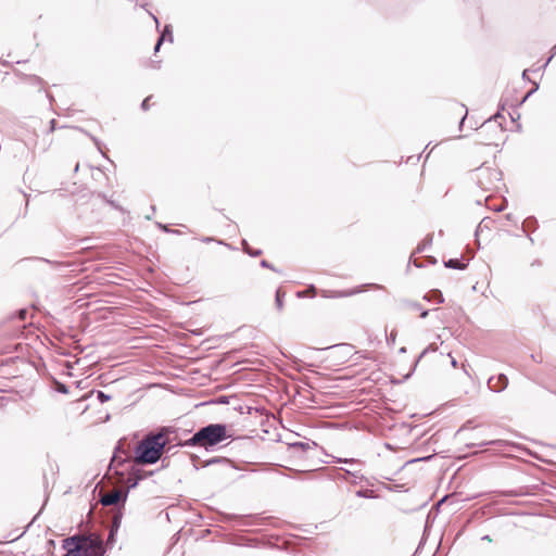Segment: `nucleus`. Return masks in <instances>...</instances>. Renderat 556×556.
Segmentation results:
<instances>
[{
	"label": "nucleus",
	"instance_id": "obj_1",
	"mask_svg": "<svg viewBox=\"0 0 556 556\" xmlns=\"http://www.w3.org/2000/svg\"><path fill=\"white\" fill-rule=\"evenodd\" d=\"M168 429L163 427L156 432H149L135 447L134 460L137 465H153L157 463L168 444Z\"/></svg>",
	"mask_w": 556,
	"mask_h": 556
},
{
	"label": "nucleus",
	"instance_id": "obj_2",
	"mask_svg": "<svg viewBox=\"0 0 556 556\" xmlns=\"http://www.w3.org/2000/svg\"><path fill=\"white\" fill-rule=\"evenodd\" d=\"M229 438L226 424H208L199 428L189 439L180 441L177 445L181 447H203L205 451H212Z\"/></svg>",
	"mask_w": 556,
	"mask_h": 556
},
{
	"label": "nucleus",
	"instance_id": "obj_3",
	"mask_svg": "<svg viewBox=\"0 0 556 556\" xmlns=\"http://www.w3.org/2000/svg\"><path fill=\"white\" fill-rule=\"evenodd\" d=\"M77 541H74L81 547V552L88 556H105L106 548L102 536L96 532H87L83 534H76Z\"/></svg>",
	"mask_w": 556,
	"mask_h": 556
},
{
	"label": "nucleus",
	"instance_id": "obj_4",
	"mask_svg": "<svg viewBox=\"0 0 556 556\" xmlns=\"http://www.w3.org/2000/svg\"><path fill=\"white\" fill-rule=\"evenodd\" d=\"M127 497L128 490H115L101 496L100 502L103 506H114L112 510L113 515L116 509H121V511H123Z\"/></svg>",
	"mask_w": 556,
	"mask_h": 556
},
{
	"label": "nucleus",
	"instance_id": "obj_5",
	"mask_svg": "<svg viewBox=\"0 0 556 556\" xmlns=\"http://www.w3.org/2000/svg\"><path fill=\"white\" fill-rule=\"evenodd\" d=\"M123 519V511L121 509H116V511L111 516V525L109 528V535L106 541L104 542L105 548H112L116 543V535L121 528Z\"/></svg>",
	"mask_w": 556,
	"mask_h": 556
},
{
	"label": "nucleus",
	"instance_id": "obj_6",
	"mask_svg": "<svg viewBox=\"0 0 556 556\" xmlns=\"http://www.w3.org/2000/svg\"><path fill=\"white\" fill-rule=\"evenodd\" d=\"M151 475H152V471L147 473V472L142 471L141 469L132 466L131 470L129 471V476L126 480L127 486L125 490H128V492H129L131 489H135L141 480L146 479L147 477H149Z\"/></svg>",
	"mask_w": 556,
	"mask_h": 556
},
{
	"label": "nucleus",
	"instance_id": "obj_7",
	"mask_svg": "<svg viewBox=\"0 0 556 556\" xmlns=\"http://www.w3.org/2000/svg\"><path fill=\"white\" fill-rule=\"evenodd\" d=\"M508 386V378L505 374L492 376L488 379V387L494 392H502Z\"/></svg>",
	"mask_w": 556,
	"mask_h": 556
},
{
	"label": "nucleus",
	"instance_id": "obj_8",
	"mask_svg": "<svg viewBox=\"0 0 556 556\" xmlns=\"http://www.w3.org/2000/svg\"><path fill=\"white\" fill-rule=\"evenodd\" d=\"M124 442H125V440L118 441V443L114 450V454H113L111 464L117 463V464L122 465L130 459L129 453L124 448Z\"/></svg>",
	"mask_w": 556,
	"mask_h": 556
},
{
	"label": "nucleus",
	"instance_id": "obj_9",
	"mask_svg": "<svg viewBox=\"0 0 556 556\" xmlns=\"http://www.w3.org/2000/svg\"><path fill=\"white\" fill-rule=\"evenodd\" d=\"M437 350H438V346H437L435 344H430V345H428V346H427V348L421 352V354L417 357V359L413 363L410 370H409V371L404 376V379L406 380V379H408V378L412 376V374L415 371V369H416V367H417L418 363L420 362V359H421V358H422L427 353H429V352H435Z\"/></svg>",
	"mask_w": 556,
	"mask_h": 556
},
{
	"label": "nucleus",
	"instance_id": "obj_10",
	"mask_svg": "<svg viewBox=\"0 0 556 556\" xmlns=\"http://www.w3.org/2000/svg\"><path fill=\"white\" fill-rule=\"evenodd\" d=\"M494 176L496 179H498L500 173L496 170H492L490 168H480L478 174V184L482 189H486L488 187L482 181V178Z\"/></svg>",
	"mask_w": 556,
	"mask_h": 556
},
{
	"label": "nucleus",
	"instance_id": "obj_11",
	"mask_svg": "<svg viewBox=\"0 0 556 556\" xmlns=\"http://www.w3.org/2000/svg\"><path fill=\"white\" fill-rule=\"evenodd\" d=\"M363 291V288L362 287H357V288H354V289H351V290H344V291H336L333 292L331 295H329L330 298H346V296H352V295H355L357 293H361ZM324 296H328L326 294V291H324Z\"/></svg>",
	"mask_w": 556,
	"mask_h": 556
},
{
	"label": "nucleus",
	"instance_id": "obj_12",
	"mask_svg": "<svg viewBox=\"0 0 556 556\" xmlns=\"http://www.w3.org/2000/svg\"><path fill=\"white\" fill-rule=\"evenodd\" d=\"M168 36V39L169 41L172 42L173 41V34H172V29H170V26L169 25H166L164 30L161 33L156 43H155V47H154V52H159L161 46L163 45L164 40H165V37Z\"/></svg>",
	"mask_w": 556,
	"mask_h": 556
},
{
	"label": "nucleus",
	"instance_id": "obj_13",
	"mask_svg": "<svg viewBox=\"0 0 556 556\" xmlns=\"http://www.w3.org/2000/svg\"><path fill=\"white\" fill-rule=\"evenodd\" d=\"M444 266L452 269H465L467 267V263L463 262L459 258H448L444 262Z\"/></svg>",
	"mask_w": 556,
	"mask_h": 556
},
{
	"label": "nucleus",
	"instance_id": "obj_14",
	"mask_svg": "<svg viewBox=\"0 0 556 556\" xmlns=\"http://www.w3.org/2000/svg\"><path fill=\"white\" fill-rule=\"evenodd\" d=\"M424 299L427 300V301H435L437 303H443L444 302L443 294L438 289H434V290H431L430 292H428L424 296Z\"/></svg>",
	"mask_w": 556,
	"mask_h": 556
},
{
	"label": "nucleus",
	"instance_id": "obj_15",
	"mask_svg": "<svg viewBox=\"0 0 556 556\" xmlns=\"http://www.w3.org/2000/svg\"><path fill=\"white\" fill-rule=\"evenodd\" d=\"M538 227V219L534 216L527 217L522 223V230L523 231H534Z\"/></svg>",
	"mask_w": 556,
	"mask_h": 556
},
{
	"label": "nucleus",
	"instance_id": "obj_16",
	"mask_svg": "<svg viewBox=\"0 0 556 556\" xmlns=\"http://www.w3.org/2000/svg\"><path fill=\"white\" fill-rule=\"evenodd\" d=\"M241 244H242V249H243L244 253L249 254L250 256L255 257V256H258V255L262 254V250H260V249H252L249 245V243H248V241L245 239H243L241 241Z\"/></svg>",
	"mask_w": 556,
	"mask_h": 556
},
{
	"label": "nucleus",
	"instance_id": "obj_17",
	"mask_svg": "<svg viewBox=\"0 0 556 556\" xmlns=\"http://www.w3.org/2000/svg\"><path fill=\"white\" fill-rule=\"evenodd\" d=\"M317 294V289L314 285H311L307 289L303 291H299L296 293L298 298L311 296L314 298Z\"/></svg>",
	"mask_w": 556,
	"mask_h": 556
},
{
	"label": "nucleus",
	"instance_id": "obj_18",
	"mask_svg": "<svg viewBox=\"0 0 556 556\" xmlns=\"http://www.w3.org/2000/svg\"><path fill=\"white\" fill-rule=\"evenodd\" d=\"M28 260H29V258H25L24 261H28ZM33 260H35V261H40V262H43V263H47V264H49V265L53 266L54 268H61V267H63V266H64V264H63V263H61V262H58V261H50V260H48V258H43V257H34Z\"/></svg>",
	"mask_w": 556,
	"mask_h": 556
},
{
	"label": "nucleus",
	"instance_id": "obj_19",
	"mask_svg": "<svg viewBox=\"0 0 556 556\" xmlns=\"http://www.w3.org/2000/svg\"><path fill=\"white\" fill-rule=\"evenodd\" d=\"M275 303L277 308L281 311L283 307V293H281L280 289L276 291Z\"/></svg>",
	"mask_w": 556,
	"mask_h": 556
},
{
	"label": "nucleus",
	"instance_id": "obj_20",
	"mask_svg": "<svg viewBox=\"0 0 556 556\" xmlns=\"http://www.w3.org/2000/svg\"><path fill=\"white\" fill-rule=\"evenodd\" d=\"M355 494L357 497H364V498H374L375 497L374 491H371V490H358V491H356Z\"/></svg>",
	"mask_w": 556,
	"mask_h": 556
},
{
	"label": "nucleus",
	"instance_id": "obj_21",
	"mask_svg": "<svg viewBox=\"0 0 556 556\" xmlns=\"http://www.w3.org/2000/svg\"><path fill=\"white\" fill-rule=\"evenodd\" d=\"M504 116L502 115V113L498 111L496 114H494L492 117H490L488 121H485L481 127H488L492 122H497L498 119H503Z\"/></svg>",
	"mask_w": 556,
	"mask_h": 556
},
{
	"label": "nucleus",
	"instance_id": "obj_22",
	"mask_svg": "<svg viewBox=\"0 0 556 556\" xmlns=\"http://www.w3.org/2000/svg\"><path fill=\"white\" fill-rule=\"evenodd\" d=\"M97 399L100 403H105L111 400V395L104 393L103 391H97Z\"/></svg>",
	"mask_w": 556,
	"mask_h": 556
},
{
	"label": "nucleus",
	"instance_id": "obj_23",
	"mask_svg": "<svg viewBox=\"0 0 556 556\" xmlns=\"http://www.w3.org/2000/svg\"><path fill=\"white\" fill-rule=\"evenodd\" d=\"M406 306L410 308L412 311H421V304L414 301H407L405 302Z\"/></svg>",
	"mask_w": 556,
	"mask_h": 556
},
{
	"label": "nucleus",
	"instance_id": "obj_24",
	"mask_svg": "<svg viewBox=\"0 0 556 556\" xmlns=\"http://www.w3.org/2000/svg\"><path fill=\"white\" fill-rule=\"evenodd\" d=\"M539 89V84L533 83V88L523 97V99L520 101V104L526 102L529 97H531L536 90Z\"/></svg>",
	"mask_w": 556,
	"mask_h": 556
},
{
	"label": "nucleus",
	"instance_id": "obj_25",
	"mask_svg": "<svg viewBox=\"0 0 556 556\" xmlns=\"http://www.w3.org/2000/svg\"><path fill=\"white\" fill-rule=\"evenodd\" d=\"M432 238H433V235H428L425 238L422 245L418 247V251H422L427 245H430L432 243Z\"/></svg>",
	"mask_w": 556,
	"mask_h": 556
},
{
	"label": "nucleus",
	"instance_id": "obj_26",
	"mask_svg": "<svg viewBox=\"0 0 556 556\" xmlns=\"http://www.w3.org/2000/svg\"><path fill=\"white\" fill-rule=\"evenodd\" d=\"M338 463L353 465V464H361L362 462L358 459H355V458H338Z\"/></svg>",
	"mask_w": 556,
	"mask_h": 556
},
{
	"label": "nucleus",
	"instance_id": "obj_27",
	"mask_svg": "<svg viewBox=\"0 0 556 556\" xmlns=\"http://www.w3.org/2000/svg\"><path fill=\"white\" fill-rule=\"evenodd\" d=\"M260 265H261L263 268H268V269H271V270L277 271V273L279 271L278 269H276V268L274 267V265H273V264H270V263H269L268 261H266V260H262V261H261V263H260Z\"/></svg>",
	"mask_w": 556,
	"mask_h": 556
},
{
	"label": "nucleus",
	"instance_id": "obj_28",
	"mask_svg": "<svg viewBox=\"0 0 556 556\" xmlns=\"http://www.w3.org/2000/svg\"><path fill=\"white\" fill-rule=\"evenodd\" d=\"M28 311L26 308L18 309L16 316L21 320H25L27 318Z\"/></svg>",
	"mask_w": 556,
	"mask_h": 556
},
{
	"label": "nucleus",
	"instance_id": "obj_29",
	"mask_svg": "<svg viewBox=\"0 0 556 556\" xmlns=\"http://www.w3.org/2000/svg\"><path fill=\"white\" fill-rule=\"evenodd\" d=\"M106 203H108L111 207H113L114 210H117V211H121V212H123V211H124V210H123V207H122L118 203H116L114 200H112V199L106 200Z\"/></svg>",
	"mask_w": 556,
	"mask_h": 556
},
{
	"label": "nucleus",
	"instance_id": "obj_30",
	"mask_svg": "<svg viewBox=\"0 0 556 556\" xmlns=\"http://www.w3.org/2000/svg\"><path fill=\"white\" fill-rule=\"evenodd\" d=\"M56 391L62 393V394H67L68 393V388L64 383L59 382L58 386H56Z\"/></svg>",
	"mask_w": 556,
	"mask_h": 556
},
{
	"label": "nucleus",
	"instance_id": "obj_31",
	"mask_svg": "<svg viewBox=\"0 0 556 556\" xmlns=\"http://www.w3.org/2000/svg\"><path fill=\"white\" fill-rule=\"evenodd\" d=\"M293 447H299V448H302V450H306V448H309V444L306 443V442H295L292 444Z\"/></svg>",
	"mask_w": 556,
	"mask_h": 556
},
{
	"label": "nucleus",
	"instance_id": "obj_32",
	"mask_svg": "<svg viewBox=\"0 0 556 556\" xmlns=\"http://www.w3.org/2000/svg\"><path fill=\"white\" fill-rule=\"evenodd\" d=\"M150 99H151V96L147 97V98L142 101V103H141V109H142L143 111H147V110L149 109V101H150Z\"/></svg>",
	"mask_w": 556,
	"mask_h": 556
},
{
	"label": "nucleus",
	"instance_id": "obj_33",
	"mask_svg": "<svg viewBox=\"0 0 556 556\" xmlns=\"http://www.w3.org/2000/svg\"><path fill=\"white\" fill-rule=\"evenodd\" d=\"M220 460H222V458H219V457H214V458L208 459V460L205 463V465H204V466L206 467V466H210V465H212V464H216V463H218V462H220Z\"/></svg>",
	"mask_w": 556,
	"mask_h": 556
},
{
	"label": "nucleus",
	"instance_id": "obj_34",
	"mask_svg": "<svg viewBox=\"0 0 556 556\" xmlns=\"http://www.w3.org/2000/svg\"><path fill=\"white\" fill-rule=\"evenodd\" d=\"M94 194H96L99 199H101V200H103V201H105V202H106V200H110V198H108V197H106V194H105V193H103V192H97V193H94Z\"/></svg>",
	"mask_w": 556,
	"mask_h": 556
},
{
	"label": "nucleus",
	"instance_id": "obj_35",
	"mask_svg": "<svg viewBox=\"0 0 556 556\" xmlns=\"http://www.w3.org/2000/svg\"><path fill=\"white\" fill-rule=\"evenodd\" d=\"M496 443H497V441L493 440V441L482 442V443L478 444V446L493 445Z\"/></svg>",
	"mask_w": 556,
	"mask_h": 556
},
{
	"label": "nucleus",
	"instance_id": "obj_36",
	"mask_svg": "<svg viewBox=\"0 0 556 556\" xmlns=\"http://www.w3.org/2000/svg\"><path fill=\"white\" fill-rule=\"evenodd\" d=\"M448 356L451 357V365L456 368L458 363L457 361L451 355V353H448Z\"/></svg>",
	"mask_w": 556,
	"mask_h": 556
},
{
	"label": "nucleus",
	"instance_id": "obj_37",
	"mask_svg": "<svg viewBox=\"0 0 556 556\" xmlns=\"http://www.w3.org/2000/svg\"><path fill=\"white\" fill-rule=\"evenodd\" d=\"M429 315V309H422L420 311V317L426 318Z\"/></svg>",
	"mask_w": 556,
	"mask_h": 556
},
{
	"label": "nucleus",
	"instance_id": "obj_38",
	"mask_svg": "<svg viewBox=\"0 0 556 556\" xmlns=\"http://www.w3.org/2000/svg\"><path fill=\"white\" fill-rule=\"evenodd\" d=\"M345 472H346L348 475H352V476H354L355 478L361 477L358 471H350V470H346V469H345Z\"/></svg>",
	"mask_w": 556,
	"mask_h": 556
},
{
	"label": "nucleus",
	"instance_id": "obj_39",
	"mask_svg": "<svg viewBox=\"0 0 556 556\" xmlns=\"http://www.w3.org/2000/svg\"><path fill=\"white\" fill-rule=\"evenodd\" d=\"M555 53H556V45L553 47V54L547 59V61H546L544 66H546L551 62V60H552V58L554 56Z\"/></svg>",
	"mask_w": 556,
	"mask_h": 556
},
{
	"label": "nucleus",
	"instance_id": "obj_40",
	"mask_svg": "<svg viewBox=\"0 0 556 556\" xmlns=\"http://www.w3.org/2000/svg\"><path fill=\"white\" fill-rule=\"evenodd\" d=\"M55 125H56L55 119H51V121H50V131H54V129H55Z\"/></svg>",
	"mask_w": 556,
	"mask_h": 556
},
{
	"label": "nucleus",
	"instance_id": "obj_41",
	"mask_svg": "<svg viewBox=\"0 0 556 556\" xmlns=\"http://www.w3.org/2000/svg\"><path fill=\"white\" fill-rule=\"evenodd\" d=\"M466 117H467V113L462 117L460 122H459V129L462 130L463 129V126H464V123L466 121Z\"/></svg>",
	"mask_w": 556,
	"mask_h": 556
},
{
	"label": "nucleus",
	"instance_id": "obj_42",
	"mask_svg": "<svg viewBox=\"0 0 556 556\" xmlns=\"http://www.w3.org/2000/svg\"><path fill=\"white\" fill-rule=\"evenodd\" d=\"M149 14L153 18V21L155 22L156 26H159L160 25L159 18L153 13H151V12Z\"/></svg>",
	"mask_w": 556,
	"mask_h": 556
},
{
	"label": "nucleus",
	"instance_id": "obj_43",
	"mask_svg": "<svg viewBox=\"0 0 556 556\" xmlns=\"http://www.w3.org/2000/svg\"><path fill=\"white\" fill-rule=\"evenodd\" d=\"M160 66H161V61L152 62V67L153 68H160Z\"/></svg>",
	"mask_w": 556,
	"mask_h": 556
},
{
	"label": "nucleus",
	"instance_id": "obj_44",
	"mask_svg": "<svg viewBox=\"0 0 556 556\" xmlns=\"http://www.w3.org/2000/svg\"><path fill=\"white\" fill-rule=\"evenodd\" d=\"M202 241H203V242H206V243H207V242H212V241H214V238H212V237H205V238H203V239H202Z\"/></svg>",
	"mask_w": 556,
	"mask_h": 556
},
{
	"label": "nucleus",
	"instance_id": "obj_45",
	"mask_svg": "<svg viewBox=\"0 0 556 556\" xmlns=\"http://www.w3.org/2000/svg\"><path fill=\"white\" fill-rule=\"evenodd\" d=\"M522 78H523V79H529V78H528V70H525V71L522 72Z\"/></svg>",
	"mask_w": 556,
	"mask_h": 556
},
{
	"label": "nucleus",
	"instance_id": "obj_46",
	"mask_svg": "<svg viewBox=\"0 0 556 556\" xmlns=\"http://www.w3.org/2000/svg\"><path fill=\"white\" fill-rule=\"evenodd\" d=\"M482 540H483V541H488V542H491V541H492V539H491V538H490V535H488V534H486V535H484V536H482Z\"/></svg>",
	"mask_w": 556,
	"mask_h": 556
},
{
	"label": "nucleus",
	"instance_id": "obj_47",
	"mask_svg": "<svg viewBox=\"0 0 556 556\" xmlns=\"http://www.w3.org/2000/svg\"><path fill=\"white\" fill-rule=\"evenodd\" d=\"M159 226H160L164 231H169V229H168V227H167V226H165V225H161V224H160Z\"/></svg>",
	"mask_w": 556,
	"mask_h": 556
},
{
	"label": "nucleus",
	"instance_id": "obj_48",
	"mask_svg": "<svg viewBox=\"0 0 556 556\" xmlns=\"http://www.w3.org/2000/svg\"><path fill=\"white\" fill-rule=\"evenodd\" d=\"M531 358H532V361H534V362H538V363H540V362H541V361H539V359L536 358V356H535L534 354H532V355H531Z\"/></svg>",
	"mask_w": 556,
	"mask_h": 556
},
{
	"label": "nucleus",
	"instance_id": "obj_49",
	"mask_svg": "<svg viewBox=\"0 0 556 556\" xmlns=\"http://www.w3.org/2000/svg\"><path fill=\"white\" fill-rule=\"evenodd\" d=\"M400 353H406V348L405 346H402L400 350H399Z\"/></svg>",
	"mask_w": 556,
	"mask_h": 556
},
{
	"label": "nucleus",
	"instance_id": "obj_50",
	"mask_svg": "<svg viewBox=\"0 0 556 556\" xmlns=\"http://www.w3.org/2000/svg\"><path fill=\"white\" fill-rule=\"evenodd\" d=\"M528 239L530 240L531 243H534V240L531 236L528 235Z\"/></svg>",
	"mask_w": 556,
	"mask_h": 556
},
{
	"label": "nucleus",
	"instance_id": "obj_51",
	"mask_svg": "<svg viewBox=\"0 0 556 556\" xmlns=\"http://www.w3.org/2000/svg\"><path fill=\"white\" fill-rule=\"evenodd\" d=\"M93 142L99 147V141L96 138H93Z\"/></svg>",
	"mask_w": 556,
	"mask_h": 556
},
{
	"label": "nucleus",
	"instance_id": "obj_52",
	"mask_svg": "<svg viewBox=\"0 0 556 556\" xmlns=\"http://www.w3.org/2000/svg\"><path fill=\"white\" fill-rule=\"evenodd\" d=\"M78 168H79V164H76V166H75V169H74V170H75V172H78Z\"/></svg>",
	"mask_w": 556,
	"mask_h": 556
},
{
	"label": "nucleus",
	"instance_id": "obj_53",
	"mask_svg": "<svg viewBox=\"0 0 556 556\" xmlns=\"http://www.w3.org/2000/svg\"><path fill=\"white\" fill-rule=\"evenodd\" d=\"M500 131H503L502 124L498 123Z\"/></svg>",
	"mask_w": 556,
	"mask_h": 556
},
{
	"label": "nucleus",
	"instance_id": "obj_54",
	"mask_svg": "<svg viewBox=\"0 0 556 556\" xmlns=\"http://www.w3.org/2000/svg\"><path fill=\"white\" fill-rule=\"evenodd\" d=\"M391 339H392V341H394V340H395V337H394V334H393V333H391Z\"/></svg>",
	"mask_w": 556,
	"mask_h": 556
}]
</instances>
